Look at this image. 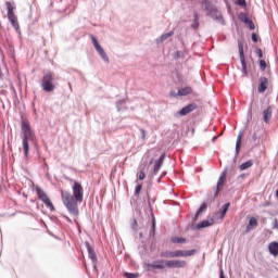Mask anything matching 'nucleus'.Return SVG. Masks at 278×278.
<instances>
[{"label":"nucleus","instance_id":"2eb2a0df","mask_svg":"<svg viewBox=\"0 0 278 278\" xmlns=\"http://www.w3.org/2000/svg\"><path fill=\"white\" fill-rule=\"evenodd\" d=\"M137 178L139 181H144L147 178V172L149 170V167L147 165H141L138 167Z\"/></svg>","mask_w":278,"mask_h":278},{"label":"nucleus","instance_id":"393cba45","mask_svg":"<svg viewBox=\"0 0 278 278\" xmlns=\"http://www.w3.org/2000/svg\"><path fill=\"white\" fill-rule=\"evenodd\" d=\"M205 210H207V203H202L201 206L198 208L197 213H195V217L194 220H197V218H199V216H201V214H203V212H205Z\"/></svg>","mask_w":278,"mask_h":278},{"label":"nucleus","instance_id":"473e14b6","mask_svg":"<svg viewBox=\"0 0 278 278\" xmlns=\"http://www.w3.org/2000/svg\"><path fill=\"white\" fill-rule=\"evenodd\" d=\"M236 5H240L241 8H244L247 5V0H237Z\"/></svg>","mask_w":278,"mask_h":278},{"label":"nucleus","instance_id":"7c9ffc66","mask_svg":"<svg viewBox=\"0 0 278 278\" xmlns=\"http://www.w3.org/2000/svg\"><path fill=\"white\" fill-rule=\"evenodd\" d=\"M240 142H242V134H240L237 137V143H236V151H238L239 147H240Z\"/></svg>","mask_w":278,"mask_h":278},{"label":"nucleus","instance_id":"6ab92c4d","mask_svg":"<svg viewBox=\"0 0 278 278\" xmlns=\"http://www.w3.org/2000/svg\"><path fill=\"white\" fill-rule=\"evenodd\" d=\"M268 251L270 253V255H274V257L278 256V242L277 241H273L268 244Z\"/></svg>","mask_w":278,"mask_h":278},{"label":"nucleus","instance_id":"dca6fc26","mask_svg":"<svg viewBox=\"0 0 278 278\" xmlns=\"http://www.w3.org/2000/svg\"><path fill=\"white\" fill-rule=\"evenodd\" d=\"M85 247H86V249L88 251L89 260L92 261L93 264H94V262H97V254L94 253V250L92 249V245H90L89 242H85Z\"/></svg>","mask_w":278,"mask_h":278},{"label":"nucleus","instance_id":"ddd939ff","mask_svg":"<svg viewBox=\"0 0 278 278\" xmlns=\"http://www.w3.org/2000/svg\"><path fill=\"white\" fill-rule=\"evenodd\" d=\"M239 18L249 27V29H255V23H253L251 18H249V15L247 13H240Z\"/></svg>","mask_w":278,"mask_h":278},{"label":"nucleus","instance_id":"cd10ccee","mask_svg":"<svg viewBox=\"0 0 278 278\" xmlns=\"http://www.w3.org/2000/svg\"><path fill=\"white\" fill-rule=\"evenodd\" d=\"M186 58V53L184 51H176L174 54V60H184Z\"/></svg>","mask_w":278,"mask_h":278},{"label":"nucleus","instance_id":"aec40b11","mask_svg":"<svg viewBox=\"0 0 278 278\" xmlns=\"http://www.w3.org/2000/svg\"><path fill=\"white\" fill-rule=\"evenodd\" d=\"M166 157V154H162L157 162L154 164V175H157L160 172V168H162V164H164V159Z\"/></svg>","mask_w":278,"mask_h":278},{"label":"nucleus","instance_id":"7ed1b4c3","mask_svg":"<svg viewBox=\"0 0 278 278\" xmlns=\"http://www.w3.org/2000/svg\"><path fill=\"white\" fill-rule=\"evenodd\" d=\"M21 137L24 155L25 157H29V142H34V140H36V134L31 130L29 123L23 122Z\"/></svg>","mask_w":278,"mask_h":278},{"label":"nucleus","instance_id":"6e6552de","mask_svg":"<svg viewBox=\"0 0 278 278\" xmlns=\"http://www.w3.org/2000/svg\"><path fill=\"white\" fill-rule=\"evenodd\" d=\"M36 192H37L38 199L42 201L46 207H48L50 212H54L55 206H53V202H51V199H49V195H47V193L40 187L36 188Z\"/></svg>","mask_w":278,"mask_h":278},{"label":"nucleus","instance_id":"9d476101","mask_svg":"<svg viewBox=\"0 0 278 278\" xmlns=\"http://www.w3.org/2000/svg\"><path fill=\"white\" fill-rule=\"evenodd\" d=\"M226 179H227V168H225L223 170V173L220 174V176L217 180V185L214 188V197H216L218 194V192H220V186H223L225 184Z\"/></svg>","mask_w":278,"mask_h":278},{"label":"nucleus","instance_id":"412c9836","mask_svg":"<svg viewBox=\"0 0 278 278\" xmlns=\"http://www.w3.org/2000/svg\"><path fill=\"white\" fill-rule=\"evenodd\" d=\"M255 227H257V218L255 217H250L249 218V224L247 226V233H249V231H253V229H255Z\"/></svg>","mask_w":278,"mask_h":278},{"label":"nucleus","instance_id":"f03ea898","mask_svg":"<svg viewBox=\"0 0 278 278\" xmlns=\"http://www.w3.org/2000/svg\"><path fill=\"white\" fill-rule=\"evenodd\" d=\"M186 261L181 260H156L152 263H146L148 270H164V268H186Z\"/></svg>","mask_w":278,"mask_h":278},{"label":"nucleus","instance_id":"f8f14e48","mask_svg":"<svg viewBox=\"0 0 278 278\" xmlns=\"http://www.w3.org/2000/svg\"><path fill=\"white\" fill-rule=\"evenodd\" d=\"M197 110V104L191 103L186 106H184L180 111L177 112L179 116H187V114H190L191 112H194Z\"/></svg>","mask_w":278,"mask_h":278},{"label":"nucleus","instance_id":"1a4fd4ad","mask_svg":"<svg viewBox=\"0 0 278 278\" xmlns=\"http://www.w3.org/2000/svg\"><path fill=\"white\" fill-rule=\"evenodd\" d=\"M92 45L96 49V51L99 53L100 58L103 60V62H105L106 64L110 63V56H108V53H105V50L103 49V47H101V45H99V40H97V37H94L93 35H90Z\"/></svg>","mask_w":278,"mask_h":278},{"label":"nucleus","instance_id":"423d86ee","mask_svg":"<svg viewBox=\"0 0 278 278\" xmlns=\"http://www.w3.org/2000/svg\"><path fill=\"white\" fill-rule=\"evenodd\" d=\"M41 88L45 90V92H53V90H55V85L53 84V75L51 73L43 75L41 80Z\"/></svg>","mask_w":278,"mask_h":278},{"label":"nucleus","instance_id":"c9c22d12","mask_svg":"<svg viewBox=\"0 0 278 278\" xmlns=\"http://www.w3.org/2000/svg\"><path fill=\"white\" fill-rule=\"evenodd\" d=\"M123 103H125V100H118L116 102V108H117L118 112H121V105H123Z\"/></svg>","mask_w":278,"mask_h":278},{"label":"nucleus","instance_id":"c756f323","mask_svg":"<svg viewBox=\"0 0 278 278\" xmlns=\"http://www.w3.org/2000/svg\"><path fill=\"white\" fill-rule=\"evenodd\" d=\"M172 242H174V244H184V242H186L185 238H179V237H175L172 239Z\"/></svg>","mask_w":278,"mask_h":278},{"label":"nucleus","instance_id":"9b49d317","mask_svg":"<svg viewBox=\"0 0 278 278\" xmlns=\"http://www.w3.org/2000/svg\"><path fill=\"white\" fill-rule=\"evenodd\" d=\"M197 253V250H177L174 251V257H192Z\"/></svg>","mask_w":278,"mask_h":278},{"label":"nucleus","instance_id":"79ce46f5","mask_svg":"<svg viewBox=\"0 0 278 278\" xmlns=\"http://www.w3.org/2000/svg\"><path fill=\"white\" fill-rule=\"evenodd\" d=\"M243 177H247V174H241V175L239 176V179H242Z\"/></svg>","mask_w":278,"mask_h":278},{"label":"nucleus","instance_id":"a19ab883","mask_svg":"<svg viewBox=\"0 0 278 278\" xmlns=\"http://www.w3.org/2000/svg\"><path fill=\"white\" fill-rule=\"evenodd\" d=\"M219 278H225V273L223 271V269H220L219 271Z\"/></svg>","mask_w":278,"mask_h":278},{"label":"nucleus","instance_id":"a211bd4d","mask_svg":"<svg viewBox=\"0 0 278 278\" xmlns=\"http://www.w3.org/2000/svg\"><path fill=\"white\" fill-rule=\"evenodd\" d=\"M188 94H192V87H184L178 90L177 93H175V97H188Z\"/></svg>","mask_w":278,"mask_h":278},{"label":"nucleus","instance_id":"4468645a","mask_svg":"<svg viewBox=\"0 0 278 278\" xmlns=\"http://www.w3.org/2000/svg\"><path fill=\"white\" fill-rule=\"evenodd\" d=\"M230 205H231L230 203H226V204H224V205L219 208V211L216 213V218H217L218 220H220V219L225 218V216H227V212H229Z\"/></svg>","mask_w":278,"mask_h":278},{"label":"nucleus","instance_id":"e433bc0d","mask_svg":"<svg viewBox=\"0 0 278 278\" xmlns=\"http://www.w3.org/2000/svg\"><path fill=\"white\" fill-rule=\"evenodd\" d=\"M152 233H155V218L152 219Z\"/></svg>","mask_w":278,"mask_h":278},{"label":"nucleus","instance_id":"f704fd0d","mask_svg":"<svg viewBox=\"0 0 278 278\" xmlns=\"http://www.w3.org/2000/svg\"><path fill=\"white\" fill-rule=\"evenodd\" d=\"M260 68L261 71H266V61L260 60Z\"/></svg>","mask_w":278,"mask_h":278},{"label":"nucleus","instance_id":"b1692460","mask_svg":"<svg viewBox=\"0 0 278 278\" xmlns=\"http://www.w3.org/2000/svg\"><path fill=\"white\" fill-rule=\"evenodd\" d=\"M172 36H175V31L170 30L169 33H165L163 35L160 36V38L156 39V42H164L166 40H168V38H170Z\"/></svg>","mask_w":278,"mask_h":278},{"label":"nucleus","instance_id":"f257e3e1","mask_svg":"<svg viewBox=\"0 0 278 278\" xmlns=\"http://www.w3.org/2000/svg\"><path fill=\"white\" fill-rule=\"evenodd\" d=\"M72 190L73 194L68 191H61V199L70 214L79 216V205L77 203L84 202V187L77 180H74Z\"/></svg>","mask_w":278,"mask_h":278},{"label":"nucleus","instance_id":"58836bf2","mask_svg":"<svg viewBox=\"0 0 278 278\" xmlns=\"http://www.w3.org/2000/svg\"><path fill=\"white\" fill-rule=\"evenodd\" d=\"M140 131H141V138H142V140H144L147 134H146L144 129H140Z\"/></svg>","mask_w":278,"mask_h":278},{"label":"nucleus","instance_id":"49530a36","mask_svg":"<svg viewBox=\"0 0 278 278\" xmlns=\"http://www.w3.org/2000/svg\"><path fill=\"white\" fill-rule=\"evenodd\" d=\"M216 140V137L213 138V142Z\"/></svg>","mask_w":278,"mask_h":278},{"label":"nucleus","instance_id":"20e7f679","mask_svg":"<svg viewBox=\"0 0 278 278\" xmlns=\"http://www.w3.org/2000/svg\"><path fill=\"white\" fill-rule=\"evenodd\" d=\"M204 12H206V16H211L213 21H217L220 25H225V18H223V13L218 11L215 5H212L210 1H204L202 4Z\"/></svg>","mask_w":278,"mask_h":278},{"label":"nucleus","instance_id":"2f4dec72","mask_svg":"<svg viewBox=\"0 0 278 278\" xmlns=\"http://www.w3.org/2000/svg\"><path fill=\"white\" fill-rule=\"evenodd\" d=\"M124 277H126V278H138L139 275L138 274H132V273H125Z\"/></svg>","mask_w":278,"mask_h":278},{"label":"nucleus","instance_id":"39448f33","mask_svg":"<svg viewBox=\"0 0 278 278\" xmlns=\"http://www.w3.org/2000/svg\"><path fill=\"white\" fill-rule=\"evenodd\" d=\"M7 10H8V20L10 21L12 27L18 31L21 29V26L18 25V17L14 14V7L12 5V2L7 1L5 2Z\"/></svg>","mask_w":278,"mask_h":278},{"label":"nucleus","instance_id":"a878e982","mask_svg":"<svg viewBox=\"0 0 278 278\" xmlns=\"http://www.w3.org/2000/svg\"><path fill=\"white\" fill-rule=\"evenodd\" d=\"M191 27L193 29H199V13L197 12L193 14V22L191 24Z\"/></svg>","mask_w":278,"mask_h":278},{"label":"nucleus","instance_id":"5701e85b","mask_svg":"<svg viewBox=\"0 0 278 278\" xmlns=\"http://www.w3.org/2000/svg\"><path fill=\"white\" fill-rule=\"evenodd\" d=\"M212 225H214V219L202 220L195 226V229H205L206 227H212Z\"/></svg>","mask_w":278,"mask_h":278},{"label":"nucleus","instance_id":"c85d7f7f","mask_svg":"<svg viewBox=\"0 0 278 278\" xmlns=\"http://www.w3.org/2000/svg\"><path fill=\"white\" fill-rule=\"evenodd\" d=\"M161 257H175V251H164L161 252Z\"/></svg>","mask_w":278,"mask_h":278},{"label":"nucleus","instance_id":"de8ad7c7","mask_svg":"<svg viewBox=\"0 0 278 278\" xmlns=\"http://www.w3.org/2000/svg\"><path fill=\"white\" fill-rule=\"evenodd\" d=\"M70 181H74L73 179H70Z\"/></svg>","mask_w":278,"mask_h":278},{"label":"nucleus","instance_id":"4be33fe9","mask_svg":"<svg viewBox=\"0 0 278 278\" xmlns=\"http://www.w3.org/2000/svg\"><path fill=\"white\" fill-rule=\"evenodd\" d=\"M273 118V109L268 106L265 111H263V121L264 123H268Z\"/></svg>","mask_w":278,"mask_h":278},{"label":"nucleus","instance_id":"c03bdc74","mask_svg":"<svg viewBox=\"0 0 278 278\" xmlns=\"http://www.w3.org/2000/svg\"><path fill=\"white\" fill-rule=\"evenodd\" d=\"M66 218V220L68 222V223H71V218H68V217H65Z\"/></svg>","mask_w":278,"mask_h":278},{"label":"nucleus","instance_id":"4c0bfd02","mask_svg":"<svg viewBox=\"0 0 278 278\" xmlns=\"http://www.w3.org/2000/svg\"><path fill=\"white\" fill-rule=\"evenodd\" d=\"M252 40L253 42H257V34L255 33L252 34Z\"/></svg>","mask_w":278,"mask_h":278},{"label":"nucleus","instance_id":"0eeeda50","mask_svg":"<svg viewBox=\"0 0 278 278\" xmlns=\"http://www.w3.org/2000/svg\"><path fill=\"white\" fill-rule=\"evenodd\" d=\"M238 49H239V60L241 62V73L244 77L249 75V70L247 66V59L244 58V43L238 40Z\"/></svg>","mask_w":278,"mask_h":278},{"label":"nucleus","instance_id":"bb28decb","mask_svg":"<svg viewBox=\"0 0 278 278\" xmlns=\"http://www.w3.org/2000/svg\"><path fill=\"white\" fill-rule=\"evenodd\" d=\"M253 166V161L249 160L240 165V170H247V168H251Z\"/></svg>","mask_w":278,"mask_h":278},{"label":"nucleus","instance_id":"ea45409f","mask_svg":"<svg viewBox=\"0 0 278 278\" xmlns=\"http://www.w3.org/2000/svg\"><path fill=\"white\" fill-rule=\"evenodd\" d=\"M256 51H257L258 58H263L262 49L258 48Z\"/></svg>","mask_w":278,"mask_h":278},{"label":"nucleus","instance_id":"a18cd8bd","mask_svg":"<svg viewBox=\"0 0 278 278\" xmlns=\"http://www.w3.org/2000/svg\"><path fill=\"white\" fill-rule=\"evenodd\" d=\"M276 197L278 198V189H277V191H276Z\"/></svg>","mask_w":278,"mask_h":278},{"label":"nucleus","instance_id":"f3484780","mask_svg":"<svg viewBox=\"0 0 278 278\" xmlns=\"http://www.w3.org/2000/svg\"><path fill=\"white\" fill-rule=\"evenodd\" d=\"M266 88H268V78L261 77L257 91L261 93L266 92Z\"/></svg>","mask_w":278,"mask_h":278},{"label":"nucleus","instance_id":"37998d69","mask_svg":"<svg viewBox=\"0 0 278 278\" xmlns=\"http://www.w3.org/2000/svg\"><path fill=\"white\" fill-rule=\"evenodd\" d=\"M3 77V72H1V68H0V79H2Z\"/></svg>","mask_w":278,"mask_h":278},{"label":"nucleus","instance_id":"72a5a7b5","mask_svg":"<svg viewBox=\"0 0 278 278\" xmlns=\"http://www.w3.org/2000/svg\"><path fill=\"white\" fill-rule=\"evenodd\" d=\"M142 190V185H138L135 189V197H138Z\"/></svg>","mask_w":278,"mask_h":278}]
</instances>
